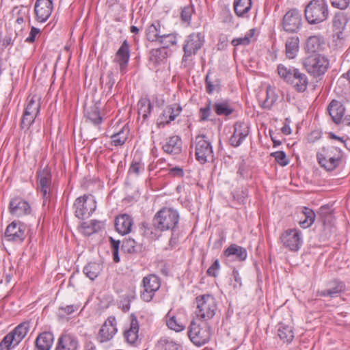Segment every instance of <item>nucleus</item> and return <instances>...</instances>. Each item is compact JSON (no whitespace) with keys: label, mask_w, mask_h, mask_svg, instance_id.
Returning a JSON list of instances; mask_svg holds the SVG:
<instances>
[{"label":"nucleus","mask_w":350,"mask_h":350,"mask_svg":"<svg viewBox=\"0 0 350 350\" xmlns=\"http://www.w3.org/2000/svg\"><path fill=\"white\" fill-rule=\"evenodd\" d=\"M278 73L284 81L292 85L297 91L303 92L306 90L308 83V78L299 69L281 64L278 66Z\"/></svg>","instance_id":"obj_1"},{"label":"nucleus","mask_w":350,"mask_h":350,"mask_svg":"<svg viewBox=\"0 0 350 350\" xmlns=\"http://www.w3.org/2000/svg\"><path fill=\"white\" fill-rule=\"evenodd\" d=\"M329 6L325 0H312L304 10L306 20L310 25L325 21L329 17Z\"/></svg>","instance_id":"obj_2"},{"label":"nucleus","mask_w":350,"mask_h":350,"mask_svg":"<svg viewBox=\"0 0 350 350\" xmlns=\"http://www.w3.org/2000/svg\"><path fill=\"white\" fill-rule=\"evenodd\" d=\"M342 156L341 149L333 145L323 147L317 155L319 163L327 171H332L338 167Z\"/></svg>","instance_id":"obj_3"},{"label":"nucleus","mask_w":350,"mask_h":350,"mask_svg":"<svg viewBox=\"0 0 350 350\" xmlns=\"http://www.w3.org/2000/svg\"><path fill=\"white\" fill-rule=\"evenodd\" d=\"M178 221L179 214L177 211L170 208H163L155 214L152 224L155 229L160 231L170 230L174 231Z\"/></svg>","instance_id":"obj_4"},{"label":"nucleus","mask_w":350,"mask_h":350,"mask_svg":"<svg viewBox=\"0 0 350 350\" xmlns=\"http://www.w3.org/2000/svg\"><path fill=\"white\" fill-rule=\"evenodd\" d=\"M196 314L198 319L207 321L214 317L217 310V301L213 296L205 294L196 298Z\"/></svg>","instance_id":"obj_5"},{"label":"nucleus","mask_w":350,"mask_h":350,"mask_svg":"<svg viewBox=\"0 0 350 350\" xmlns=\"http://www.w3.org/2000/svg\"><path fill=\"white\" fill-rule=\"evenodd\" d=\"M307 72L314 77L323 75L329 66L328 59L319 53L310 54L303 61Z\"/></svg>","instance_id":"obj_6"},{"label":"nucleus","mask_w":350,"mask_h":350,"mask_svg":"<svg viewBox=\"0 0 350 350\" xmlns=\"http://www.w3.org/2000/svg\"><path fill=\"white\" fill-rule=\"evenodd\" d=\"M196 160L201 164L213 161L214 159L211 142L205 135H198L194 140Z\"/></svg>","instance_id":"obj_7"},{"label":"nucleus","mask_w":350,"mask_h":350,"mask_svg":"<svg viewBox=\"0 0 350 350\" xmlns=\"http://www.w3.org/2000/svg\"><path fill=\"white\" fill-rule=\"evenodd\" d=\"M41 97L34 94L27 98V103L25 108L21 122L22 129H29L34 122L40 110Z\"/></svg>","instance_id":"obj_8"},{"label":"nucleus","mask_w":350,"mask_h":350,"mask_svg":"<svg viewBox=\"0 0 350 350\" xmlns=\"http://www.w3.org/2000/svg\"><path fill=\"white\" fill-rule=\"evenodd\" d=\"M211 328L206 324L201 325L193 320L189 327L188 336L196 346H202L211 338Z\"/></svg>","instance_id":"obj_9"},{"label":"nucleus","mask_w":350,"mask_h":350,"mask_svg":"<svg viewBox=\"0 0 350 350\" xmlns=\"http://www.w3.org/2000/svg\"><path fill=\"white\" fill-rule=\"evenodd\" d=\"M74 206L76 217L79 219H84L93 213L96 208V204L92 196L84 195L75 200Z\"/></svg>","instance_id":"obj_10"},{"label":"nucleus","mask_w":350,"mask_h":350,"mask_svg":"<svg viewBox=\"0 0 350 350\" xmlns=\"http://www.w3.org/2000/svg\"><path fill=\"white\" fill-rule=\"evenodd\" d=\"M37 189L43 198V205L50 199L51 192V174L46 167L37 172Z\"/></svg>","instance_id":"obj_11"},{"label":"nucleus","mask_w":350,"mask_h":350,"mask_svg":"<svg viewBox=\"0 0 350 350\" xmlns=\"http://www.w3.org/2000/svg\"><path fill=\"white\" fill-rule=\"evenodd\" d=\"M160 286V280L156 275L150 274L144 277L142 280L144 289L141 293V298L145 301H150Z\"/></svg>","instance_id":"obj_12"},{"label":"nucleus","mask_w":350,"mask_h":350,"mask_svg":"<svg viewBox=\"0 0 350 350\" xmlns=\"http://www.w3.org/2000/svg\"><path fill=\"white\" fill-rule=\"evenodd\" d=\"M301 14L297 9L290 10L283 16L282 27L286 32H297L301 28Z\"/></svg>","instance_id":"obj_13"},{"label":"nucleus","mask_w":350,"mask_h":350,"mask_svg":"<svg viewBox=\"0 0 350 350\" xmlns=\"http://www.w3.org/2000/svg\"><path fill=\"white\" fill-rule=\"evenodd\" d=\"M204 42V36L200 33L190 34L183 45V60L187 61L189 57L196 55L197 51L201 49Z\"/></svg>","instance_id":"obj_14"},{"label":"nucleus","mask_w":350,"mask_h":350,"mask_svg":"<svg viewBox=\"0 0 350 350\" xmlns=\"http://www.w3.org/2000/svg\"><path fill=\"white\" fill-rule=\"evenodd\" d=\"M280 240L291 251H297L302 243L300 232L297 229L286 230L282 234Z\"/></svg>","instance_id":"obj_15"},{"label":"nucleus","mask_w":350,"mask_h":350,"mask_svg":"<svg viewBox=\"0 0 350 350\" xmlns=\"http://www.w3.org/2000/svg\"><path fill=\"white\" fill-rule=\"evenodd\" d=\"M118 331L117 322L114 317H109L102 325L97 339L100 342H105L113 338Z\"/></svg>","instance_id":"obj_16"},{"label":"nucleus","mask_w":350,"mask_h":350,"mask_svg":"<svg viewBox=\"0 0 350 350\" xmlns=\"http://www.w3.org/2000/svg\"><path fill=\"white\" fill-rule=\"evenodd\" d=\"M52 0H36L34 5V13L36 21L44 23L51 15L53 11Z\"/></svg>","instance_id":"obj_17"},{"label":"nucleus","mask_w":350,"mask_h":350,"mask_svg":"<svg viewBox=\"0 0 350 350\" xmlns=\"http://www.w3.org/2000/svg\"><path fill=\"white\" fill-rule=\"evenodd\" d=\"M249 134V127L243 122H236L234 124V132L229 139L230 144L233 147L239 146Z\"/></svg>","instance_id":"obj_18"},{"label":"nucleus","mask_w":350,"mask_h":350,"mask_svg":"<svg viewBox=\"0 0 350 350\" xmlns=\"http://www.w3.org/2000/svg\"><path fill=\"white\" fill-rule=\"evenodd\" d=\"M5 237L9 241L22 242L25 239L23 226L15 221L12 222L5 230Z\"/></svg>","instance_id":"obj_19"},{"label":"nucleus","mask_w":350,"mask_h":350,"mask_svg":"<svg viewBox=\"0 0 350 350\" xmlns=\"http://www.w3.org/2000/svg\"><path fill=\"white\" fill-rule=\"evenodd\" d=\"M130 57L129 44L125 40L115 55L113 62L120 66L121 72H124Z\"/></svg>","instance_id":"obj_20"},{"label":"nucleus","mask_w":350,"mask_h":350,"mask_svg":"<svg viewBox=\"0 0 350 350\" xmlns=\"http://www.w3.org/2000/svg\"><path fill=\"white\" fill-rule=\"evenodd\" d=\"M133 219L128 214H120L115 219L116 230L121 235H125L131 232Z\"/></svg>","instance_id":"obj_21"},{"label":"nucleus","mask_w":350,"mask_h":350,"mask_svg":"<svg viewBox=\"0 0 350 350\" xmlns=\"http://www.w3.org/2000/svg\"><path fill=\"white\" fill-rule=\"evenodd\" d=\"M79 340L70 334H62L58 338L55 350H78Z\"/></svg>","instance_id":"obj_22"},{"label":"nucleus","mask_w":350,"mask_h":350,"mask_svg":"<svg viewBox=\"0 0 350 350\" xmlns=\"http://www.w3.org/2000/svg\"><path fill=\"white\" fill-rule=\"evenodd\" d=\"M10 211L12 215L20 217L30 213L29 204L21 198H13L10 202Z\"/></svg>","instance_id":"obj_23"},{"label":"nucleus","mask_w":350,"mask_h":350,"mask_svg":"<svg viewBox=\"0 0 350 350\" xmlns=\"http://www.w3.org/2000/svg\"><path fill=\"white\" fill-rule=\"evenodd\" d=\"M165 152L169 154H178L182 151V140L178 135L167 137L162 146Z\"/></svg>","instance_id":"obj_24"},{"label":"nucleus","mask_w":350,"mask_h":350,"mask_svg":"<svg viewBox=\"0 0 350 350\" xmlns=\"http://www.w3.org/2000/svg\"><path fill=\"white\" fill-rule=\"evenodd\" d=\"M29 329V322H23L15 329L8 334L6 336L10 338V341L12 342L13 347L16 346L26 336Z\"/></svg>","instance_id":"obj_25"},{"label":"nucleus","mask_w":350,"mask_h":350,"mask_svg":"<svg viewBox=\"0 0 350 350\" xmlns=\"http://www.w3.org/2000/svg\"><path fill=\"white\" fill-rule=\"evenodd\" d=\"M131 322L129 329L124 333V337L129 344L135 345L139 342V323L134 315H131Z\"/></svg>","instance_id":"obj_26"},{"label":"nucleus","mask_w":350,"mask_h":350,"mask_svg":"<svg viewBox=\"0 0 350 350\" xmlns=\"http://www.w3.org/2000/svg\"><path fill=\"white\" fill-rule=\"evenodd\" d=\"M327 111L335 124H341L342 118L344 116L345 108L340 101L332 100L327 107Z\"/></svg>","instance_id":"obj_27"},{"label":"nucleus","mask_w":350,"mask_h":350,"mask_svg":"<svg viewBox=\"0 0 350 350\" xmlns=\"http://www.w3.org/2000/svg\"><path fill=\"white\" fill-rule=\"evenodd\" d=\"M345 289V285L343 282L334 280L328 284V288L319 291L317 295L321 297H329L331 298L338 296Z\"/></svg>","instance_id":"obj_28"},{"label":"nucleus","mask_w":350,"mask_h":350,"mask_svg":"<svg viewBox=\"0 0 350 350\" xmlns=\"http://www.w3.org/2000/svg\"><path fill=\"white\" fill-rule=\"evenodd\" d=\"M54 340L53 334L50 332L40 334L36 339V350H50Z\"/></svg>","instance_id":"obj_29"},{"label":"nucleus","mask_w":350,"mask_h":350,"mask_svg":"<svg viewBox=\"0 0 350 350\" xmlns=\"http://www.w3.org/2000/svg\"><path fill=\"white\" fill-rule=\"evenodd\" d=\"M224 254L226 257L235 256L239 261L245 260L247 256L246 250L237 244L230 245L224 250Z\"/></svg>","instance_id":"obj_30"},{"label":"nucleus","mask_w":350,"mask_h":350,"mask_svg":"<svg viewBox=\"0 0 350 350\" xmlns=\"http://www.w3.org/2000/svg\"><path fill=\"white\" fill-rule=\"evenodd\" d=\"M163 30L161 29V25L157 21L149 25L146 30V36L148 40L157 42L160 39Z\"/></svg>","instance_id":"obj_31"},{"label":"nucleus","mask_w":350,"mask_h":350,"mask_svg":"<svg viewBox=\"0 0 350 350\" xmlns=\"http://www.w3.org/2000/svg\"><path fill=\"white\" fill-rule=\"evenodd\" d=\"M252 0H234V10L239 17H245L251 10Z\"/></svg>","instance_id":"obj_32"},{"label":"nucleus","mask_w":350,"mask_h":350,"mask_svg":"<svg viewBox=\"0 0 350 350\" xmlns=\"http://www.w3.org/2000/svg\"><path fill=\"white\" fill-rule=\"evenodd\" d=\"M299 40L297 36L288 38L286 41V55L288 58L293 59L299 51Z\"/></svg>","instance_id":"obj_33"},{"label":"nucleus","mask_w":350,"mask_h":350,"mask_svg":"<svg viewBox=\"0 0 350 350\" xmlns=\"http://www.w3.org/2000/svg\"><path fill=\"white\" fill-rule=\"evenodd\" d=\"M322 48V42L319 36H310L306 42V49L310 54L319 53Z\"/></svg>","instance_id":"obj_34"},{"label":"nucleus","mask_w":350,"mask_h":350,"mask_svg":"<svg viewBox=\"0 0 350 350\" xmlns=\"http://www.w3.org/2000/svg\"><path fill=\"white\" fill-rule=\"evenodd\" d=\"M213 109L217 116H228L234 111V109L226 100L214 103L213 104Z\"/></svg>","instance_id":"obj_35"},{"label":"nucleus","mask_w":350,"mask_h":350,"mask_svg":"<svg viewBox=\"0 0 350 350\" xmlns=\"http://www.w3.org/2000/svg\"><path fill=\"white\" fill-rule=\"evenodd\" d=\"M167 51L163 48L154 49L150 51L149 59L154 65H159L166 59Z\"/></svg>","instance_id":"obj_36"},{"label":"nucleus","mask_w":350,"mask_h":350,"mask_svg":"<svg viewBox=\"0 0 350 350\" xmlns=\"http://www.w3.org/2000/svg\"><path fill=\"white\" fill-rule=\"evenodd\" d=\"M278 335L284 342H290L294 338L292 327L283 323L279 324Z\"/></svg>","instance_id":"obj_37"},{"label":"nucleus","mask_w":350,"mask_h":350,"mask_svg":"<svg viewBox=\"0 0 350 350\" xmlns=\"http://www.w3.org/2000/svg\"><path fill=\"white\" fill-rule=\"evenodd\" d=\"M129 129L124 126L120 131L111 135V144L115 146H122L128 139Z\"/></svg>","instance_id":"obj_38"},{"label":"nucleus","mask_w":350,"mask_h":350,"mask_svg":"<svg viewBox=\"0 0 350 350\" xmlns=\"http://www.w3.org/2000/svg\"><path fill=\"white\" fill-rule=\"evenodd\" d=\"M301 214L304 218L300 219L299 225L303 228H307L314 223L316 217L315 213L312 209L304 207Z\"/></svg>","instance_id":"obj_39"},{"label":"nucleus","mask_w":350,"mask_h":350,"mask_svg":"<svg viewBox=\"0 0 350 350\" xmlns=\"http://www.w3.org/2000/svg\"><path fill=\"white\" fill-rule=\"evenodd\" d=\"M102 271V266L97 262H90L83 268L84 274L91 280H94Z\"/></svg>","instance_id":"obj_40"},{"label":"nucleus","mask_w":350,"mask_h":350,"mask_svg":"<svg viewBox=\"0 0 350 350\" xmlns=\"http://www.w3.org/2000/svg\"><path fill=\"white\" fill-rule=\"evenodd\" d=\"M157 346L159 350H182L180 345L166 336L161 337Z\"/></svg>","instance_id":"obj_41"},{"label":"nucleus","mask_w":350,"mask_h":350,"mask_svg":"<svg viewBox=\"0 0 350 350\" xmlns=\"http://www.w3.org/2000/svg\"><path fill=\"white\" fill-rule=\"evenodd\" d=\"M165 321L168 328L176 332H181L186 327L183 323L177 320L174 315L170 314V311L167 314Z\"/></svg>","instance_id":"obj_42"},{"label":"nucleus","mask_w":350,"mask_h":350,"mask_svg":"<svg viewBox=\"0 0 350 350\" xmlns=\"http://www.w3.org/2000/svg\"><path fill=\"white\" fill-rule=\"evenodd\" d=\"M137 106L139 115L142 116L144 120H146L152 108L150 101L148 99L142 98L138 102Z\"/></svg>","instance_id":"obj_43"},{"label":"nucleus","mask_w":350,"mask_h":350,"mask_svg":"<svg viewBox=\"0 0 350 350\" xmlns=\"http://www.w3.org/2000/svg\"><path fill=\"white\" fill-rule=\"evenodd\" d=\"M159 42L162 45L161 48L166 50L167 48L176 44V35L174 33H166L163 31L160 39L159 40Z\"/></svg>","instance_id":"obj_44"},{"label":"nucleus","mask_w":350,"mask_h":350,"mask_svg":"<svg viewBox=\"0 0 350 350\" xmlns=\"http://www.w3.org/2000/svg\"><path fill=\"white\" fill-rule=\"evenodd\" d=\"M254 33V29H250L243 37L234 38L231 42L232 45L235 47L239 45H248L250 43L251 39L253 38Z\"/></svg>","instance_id":"obj_45"},{"label":"nucleus","mask_w":350,"mask_h":350,"mask_svg":"<svg viewBox=\"0 0 350 350\" xmlns=\"http://www.w3.org/2000/svg\"><path fill=\"white\" fill-rule=\"evenodd\" d=\"M347 23L346 15L342 12H337L333 18V26L339 31L343 29Z\"/></svg>","instance_id":"obj_46"},{"label":"nucleus","mask_w":350,"mask_h":350,"mask_svg":"<svg viewBox=\"0 0 350 350\" xmlns=\"http://www.w3.org/2000/svg\"><path fill=\"white\" fill-rule=\"evenodd\" d=\"M88 120L94 124H98L101 122L102 118L100 116L99 111L97 107H93L88 109L85 113Z\"/></svg>","instance_id":"obj_47"},{"label":"nucleus","mask_w":350,"mask_h":350,"mask_svg":"<svg viewBox=\"0 0 350 350\" xmlns=\"http://www.w3.org/2000/svg\"><path fill=\"white\" fill-rule=\"evenodd\" d=\"M173 109H170L168 106H167L160 117L161 121L159 123V125L163 124V126L170 123L172 121L174 120V116H172V112Z\"/></svg>","instance_id":"obj_48"},{"label":"nucleus","mask_w":350,"mask_h":350,"mask_svg":"<svg viewBox=\"0 0 350 350\" xmlns=\"http://www.w3.org/2000/svg\"><path fill=\"white\" fill-rule=\"evenodd\" d=\"M144 170V164L141 162L139 160H135V159L133 160L129 172L130 174H135V176H138L140 172Z\"/></svg>","instance_id":"obj_49"},{"label":"nucleus","mask_w":350,"mask_h":350,"mask_svg":"<svg viewBox=\"0 0 350 350\" xmlns=\"http://www.w3.org/2000/svg\"><path fill=\"white\" fill-rule=\"evenodd\" d=\"M213 109V105L211 101L208 100L204 107L200 108L199 113L201 121H206L208 120L211 114V109Z\"/></svg>","instance_id":"obj_50"},{"label":"nucleus","mask_w":350,"mask_h":350,"mask_svg":"<svg viewBox=\"0 0 350 350\" xmlns=\"http://www.w3.org/2000/svg\"><path fill=\"white\" fill-rule=\"evenodd\" d=\"M122 247L129 253L136 252L139 249V245L133 239H129L123 241Z\"/></svg>","instance_id":"obj_51"},{"label":"nucleus","mask_w":350,"mask_h":350,"mask_svg":"<svg viewBox=\"0 0 350 350\" xmlns=\"http://www.w3.org/2000/svg\"><path fill=\"white\" fill-rule=\"evenodd\" d=\"M206 89L208 94H212L214 91L219 88V83L217 80L212 81L210 79L209 74H207L205 79Z\"/></svg>","instance_id":"obj_52"},{"label":"nucleus","mask_w":350,"mask_h":350,"mask_svg":"<svg viewBox=\"0 0 350 350\" xmlns=\"http://www.w3.org/2000/svg\"><path fill=\"white\" fill-rule=\"evenodd\" d=\"M275 161L282 166H285L288 163L286 154L283 151H277L271 154Z\"/></svg>","instance_id":"obj_53"},{"label":"nucleus","mask_w":350,"mask_h":350,"mask_svg":"<svg viewBox=\"0 0 350 350\" xmlns=\"http://www.w3.org/2000/svg\"><path fill=\"white\" fill-rule=\"evenodd\" d=\"M193 9L191 6H185L182 9L180 16L182 21L187 24L190 23Z\"/></svg>","instance_id":"obj_54"},{"label":"nucleus","mask_w":350,"mask_h":350,"mask_svg":"<svg viewBox=\"0 0 350 350\" xmlns=\"http://www.w3.org/2000/svg\"><path fill=\"white\" fill-rule=\"evenodd\" d=\"M220 269L219 262L218 259L215 260L212 265L208 269L206 273L209 276L217 277V271Z\"/></svg>","instance_id":"obj_55"},{"label":"nucleus","mask_w":350,"mask_h":350,"mask_svg":"<svg viewBox=\"0 0 350 350\" xmlns=\"http://www.w3.org/2000/svg\"><path fill=\"white\" fill-rule=\"evenodd\" d=\"M331 3L334 8L345 10L349 6L350 0H331Z\"/></svg>","instance_id":"obj_56"},{"label":"nucleus","mask_w":350,"mask_h":350,"mask_svg":"<svg viewBox=\"0 0 350 350\" xmlns=\"http://www.w3.org/2000/svg\"><path fill=\"white\" fill-rule=\"evenodd\" d=\"M107 79V81L105 84V89H107V92H110L112 90L113 85L116 83V80L113 77V74L112 72L108 73Z\"/></svg>","instance_id":"obj_57"},{"label":"nucleus","mask_w":350,"mask_h":350,"mask_svg":"<svg viewBox=\"0 0 350 350\" xmlns=\"http://www.w3.org/2000/svg\"><path fill=\"white\" fill-rule=\"evenodd\" d=\"M79 308V306L78 305H68L65 307H60L59 310L62 311L64 314L68 315L77 311Z\"/></svg>","instance_id":"obj_58"},{"label":"nucleus","mask_w":350,"mask_h":350,"mask_svg":"<svg viewBox=\"0 0 350 350\" xmlns=\"http://www.w3.org/2000/svg\"><path fill=\"white\" fill-rule=\"evenodd\" d=\"M40 33V29L32 27L30 31L29 36L26 38L25 42H33L36 39V36Z\"/></svg>","instance_id":"obj_59"},{"label":"nucleus","mask_w":350,"mask_h":350,"mask_svg":"<svg viewBox=\"0 0 350 350\" xmlns=\"http://www.w3.org/2000/svg\"><path fill=\"white\" fill-rule=\"evenodd\" d=\"M9 339L10 338L6 336L3 338L0 342V350H9L10 347H13L12 342Z\"/></svg>","instance_id":"obj_60"},{"label":"nucleus","mask_w":350,"mask_h":350,"mask_svg":"<svg viewBox=\"0 0 350 350\" xmlns=\"http://www.w3.org/2000/svg\"><path fill=\"white\" fill-rule=\"evenodd\" d=\"M168 107H170V109H173V111L172 112V116H174V120L177 116H179L180 112L182 111V107L180 105L177 103H174L172 105H167Z\"/></svg>","instance_id":"obj_61"},{"label":"nucleus","mask_w":350,"mask_h":350,"mask_svg":"<svg viewBox=\"0 0 350 350\" xmlns=\"http://www.w3.org/2000/svg\"><path fill=\"white\" fill-rule=\"evenodd\" d=\"M81 227H82L83 232L84 234H85L87 236H90V235L92 234L93 233H94V231L92 227L91 224L85 222L82 224Z\"/></svg>","instance_id":"obj_62"},{"label":"nucleus","mask_w":350,"mask_h":350,"mask_svg":"<svg viewBox=\"0 0 350 350\" xmlns=\"http://www.w3.org/2000/svg\"><path fill=\"white\" fill-rule=\"evenodd\" d=\"M90 224L94 231V233L98 232L104 227V223L100 221L92 220Z\"/></svg>","instance_id":"obj_63"},{"label":"nucleus","mask_w":350,"mask_h":350,"mask_svg":"<svg viewBox=\"0 0 350 350\" xmlns=\"http://www.w3.org/2000/svg\"><path fill=\"white\" fill-rule=\"evenodd\" d=\"M232 277L236 282V284H234V287H237V286H241V278L240 277L239 273L237 269H234L232 271Z\"/></svg>","instance_id":"obj_64"}]
</instances>
